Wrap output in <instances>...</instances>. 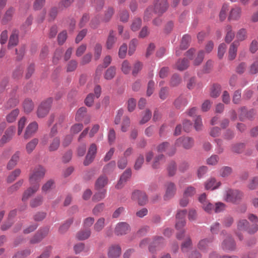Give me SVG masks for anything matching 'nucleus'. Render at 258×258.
I'll return each instance as SVG.
<instances>
[{
    "label": "nucleus",
    "mask_w": 258,
    "mask_h": 258,
    "mask_svg": "<svg viewBox=\"0 0 258 258\" xmlns=\"http://www.w3.org/2000/svg\"><path fill=\"white\" fill-rule=\"evenodd\" d=\"M45 169L41 166H37L33 169L29 175V182L31 185H38L39 188V182L44 177Z\"/></svg>",
    "instance_id": "obj_1"
},
{
    "label": "nucleus",
    "mask_w": 258,
    "mask_h": 258,
    "mask_svg": "<svg viewBox=\"0 0 258 258\" xmlns=\"http://www.w3.org/2000/svg\"><path fill=\"white\" fill-rule=\"evenodd\" d=\"M243 197V193L237 189H228L226 191L225 200L235 204H239Z\"/></svg>",
    "instance_id": "obj_2"
},
{
    "label": "nucleus",
    "mask_w": 258,
    "mask_h": 258,
    "mask_svg": "<svg viewBox=\"0 0 258 258\" xmlns=\"http://www.w3.org/2000/svg\"><path fill=\"white\" fill-rule=\"evenodd\" d=\"M52 102V99L48 98L42 102L39 105L37 110V115L39 118L45 117L48 113Z\"/></svg>",
    "instance_id": "obj_3"
},
{
    "label": "nucleus",
    "mask_w": 258,
    "mask_h": 258,
    "mask_svg": "<svg viewBox=\"0 0 258 258\" xmlns=\"http://www.w3.org/2000/svg\"><path fill=\"white\" fill-rule=\"evenodd\" d=\"M194 145V140L189 137H181L177 139L175 142V146L182 147L185 149H189Z\"/></svg>",
    "instance_id": "obj_4"
},
{
    "label": "nucleus",
    "mask_w": 258,
    "mask_h": 258,
    "mask_svg": "<svg viewBox=\"0 0 258 258\" xmlns=\"http://www.w3.org/2000/svg\"><path fill=\"white\" fill-rule=\"evenodd\" d=\"M165 188L164 200H169L172 199L175 196L176 192L175 184L171 182H167L165 184Z\"/></svg>",
    "instance_id": "obj_5"
},
{
    "label": "nucleus",
    "mask_w": 258,
    "mask_h": 258,
    "mask_svg": "<svg viewBox=\"0 0 258 258\" xmlns=\"http://www.w3.org/2000/svg\"><path fill=\"white\" fill-rule=\"evenodd\" d=\"M168 7L167 0H156L154 3V12L161 15L166 11Z\"/></svg>",
    "instance_id": "obj_6"
},
{
    "label": "nucleus",
    "mask_w": 258,
    "mask_h": 258,
    "mask_svg": "<svg viewBox=\"0 0 258 258\" xmlns=\"http://www.w3.org/2000/svg\"><path fill=\"white\" fill-rule=\"evenodd\" d=\"M131 228L128 224L126 222H119L117 223L114 229V233L117 235H122L127 234L130 231Z\"/></svg>",
    "instance_id": "obj_7"
},
{
    "label": "nucleus",
    "mask_w": 258,
    "mask_h": 258,
    "mask_svg": "<svg viewBox=\"0 0 258 258\" xmlns=\"http://www.w3.org/2000/svg\"><path fill=\"white\" fill-rule=\"evenodd\" d=\"M132 199L134 201H138L139 204L140 205H145L147 201V197L146 194L140 190L134 191L132 195Z\"/></svg>",
    "instance_id": "obj_8"
},
{
    "label": "nucleus",
    "mask_w": 258,
    "mask_h": 258,
    "mask_svg": "<svg viewBox=\"0 0 258 258\" xmlns=\"http://www.w3.org/2000/svg\"><path fill=\"white\" fill-rule=\"evenodd\" d=\"M49 233V229L44 228L40 230L31 239L30 242L35 244L41 241Z\"/></svg>",
    "instance_id": "obj_9"
},
{
    "label": "nucleus",
    "mask_w": 258,
    "mask_h": 258,
    "mask_svg": "<svg viewBox=\"0 0 258 258\" xmlns=\"http://www.w3.org/2000/svg\"><path fill=\"white\" fill-rule=\"evenodd\" d=\"M15 131V128L14 126H11L8 128L0 140V146L4 145L11 140L14 135Z\"/></svg>",
    "instance_id": "obj_10"
},
{
    "label": "nucleus",
    "mask_w": 258,
    "mask_h": 258,
    "mask_svg": "<svg viewBox=\"0 0 258 258\" xmlns=\"http://www.w3.org/2000/svg\"><path fill=\"white\" fill-rule=\"evenodd\" d=\"M235 246V241L230 236H228L222 243V248L225 251L233 250Z\"/></svg>",
    "instance_id": "obj_11"
},
{
    "label": "nucleus",
    "mask_w": 258,
    "mask_h": 258,
    "mask_svg": "<svg viewBox=\"0 0 258 258\" xmlns=\"http://www.w3.org/2000/svg\"><path fill=\"white\" fill-rule=\"evenodd\" d=\"M121 252V247L119 245H112L108 249V256L109 258H118L120 255Z\"/></svg>",
    "instance_id": "obj_12"
},
{
    "label": "nucleus",
    "mask_w": 258,
    "mask_h": 258,
    "mask_svg": "<svg viewBox=\"0 0 258 258\" xmlns=\"http://www.w3.org/2000/svg\"><path fill=\"white\" fill-rule=\"evenodd\" d=\"M38 126V124L35 121L30 123L26 128L24 136V138L28 139L31 137L37 131Z\"/></svg>",
    "instance_id": "obj_13"
},
{
    "label": "nucleus",
    "mask_w": 258,
    "mask_h": 258,
    "mask_svg": "<svg viewBox=\"0 0 258 258\" xmlns=\"http://www.w3.org/2000/svg\"><path fill=\"white\" fill-rule=\"evenodd\" d=\"M49 145L48 150L49 152H54L56 151L59 147L60 144V138L59 137H54L49 138Z\"/></svg>",
    "instance_id": "obj_14"
},
{
    "label": "nucleus",
    "mask_w": 258,
    "mask_h": 258,
    "mask_svg": "<svg viewBox=\"0 0 258 258\" xmlns=\"http://www.w3.org/2000/svg\"><path fill=\"white\" fill-rule=\"evenodd\" d=\"M186 222L185 220H177L175 227L177 230L179 231L176 234V237L178 239H181L184 236L185 231L182 230L183 227L185 225Z\"/></svg>",
    "instance_id": "obj_15"
},
{
    "label": "nucleus",
    "mask_w": 258,
    "mask_h": 258,
    "mask_svg": "<svg viewBox=\"0 0 258 258\" xmlns=\"http://www.w3.org/2000/svg\"><path fill=\"white\" fill-rule=\"evenodd\" d=\"M169 146V144L168 142H163L157 147V149L159 152L166 151L169 155L171 156L175 153L176 150L175 148H172L171 151H170L168 149Z\"/></svg>",
    "instance_id": "obj_16"
},
{
    "label": "nucleus",
    "mask_w": 258,
    "mask_h": 258,
    "mask_svg": "<svg viewBox=\"0 0 258 258\" xmlns=\"http://www.w3.org/2000/svg\"><path fill=\"white\" fill-rule=\"evenodd\" d=\"M38 185H31V186L26 189L22 196V200L23 201H27L32 195L35 194L39 189Z\"/></svg>",
    "instance_id": "obj_17"
},
{
    "label": "nucleus",
    "mask_w": 258,
    "mask_h": 258,
    "mask_svg": "<svg viewBox=\"0 0 258 258\" xmlns=\"http://www.w3.org/2000/svg\"><path fill=\"white\" fill-rule=\"evenodd\" d=\"M239 45V43L237 41H234L230 45L228 51L229 59L233 60L236 57Z\"/></svg>",
    "instance_id": "obj_18"
},
{
    "label": "nucleus",
    "mask_w": 258,
    "mask_h": 258,
    "mask_svg": "<svg viewBox=\"0 0 258 258\" xmlns=\"http://www.w3.org/2000/svg\"><path fill=\"white\" fill-rule=\"evenodd\" d=\"M221 185V182L217 181L214 178H211L205 183V188L206 189L214 190L217 188Z\"/></svg>",
    "instance_id": "obj_19"
},
{
    "label": "nucleus",
    "mask_w": 258,
    "mask_h": 258,
    "mask_svg": "<svg viewBox=\"0 0 258 258\" xmlns=\"http://www.w3.org/2000/svg\"><path fill=\"white\" fill-rule=\"evenodd\" d=\"M212 241V238H205L202 239L199 241L198 247L201 250L203 251H206Z\"/></svg>",
    "instance_id": "obj_20"
},
{
    "label": "nucleus",
    "mask_w": 258,
    "mask_h": 258,
    "mask_svg": "<svg viewBox=\"0 0 258 258\" xmlns=\"http://www.w3.org/2000/svg\"><path fill=\"white\" fill-rule=\"evenodd\" d=\"M91 231L90 229H84L79 231L76 234L77 238L79 240H84L88 239L91 235Z\"/></svg>",
    "instance_id": "obj_21"
},
{
    "label": "nucleus",
    "mask_w": 258,
    "mask_h": 258,
    "mask_svg": "<svg viewBox=\"0 0 258 258\" xmlns=\"http://www.w3.org/2000/svg\"><path fill=\"white\" fill-rule=\"evenodd\" d=\"M116 41V38L115 37L114 32L113 31H110L109 34L107 39L106 46L108 49H111Z\"/></svg>",
    "instance_id": "obj_22"
},
{
    "label": "nucleus",
    "mask_w": 258,
    "mask_h": 258,
    "mask_svg": "<svg viewBox=\"0 0 258 258\" xmlns=\"http://www.w3.org/2000/svg\"><path fill=\"white\" fill-rule=\"evenodd\" d=\"M108 180L105 176H100L96 181L95 188L97 190L102 189L107 184Z\"/></svg>",
    "instance_id": "obj_23"
},
{
    "label": "nucleus",
    "mask_w": 258,
    "mask_h": 258,
    "mask_svg": "<svg viewBox=\"0 0 258 258\" xmlns=\"http://www.w3.org/2000/svg\"><path fill=\"white\" fill-rule=\"evenodd\" d=\"M20 154V152L18 151L13 155L7 165L8 169L11 170L16 166L19 160Z\"/></svg>",
    "instance_id": "obj_24"
},
{
    "label": "nucleus",
    "mask_w": 258,
    "mask_h": 258,
    "mask_svg": "<svg viewBox=\"0 0 258 258\" xmlns=\"http://www.w3.org/2000/svg\"><path fill=\"white\" fill-rule=\"evenodd\" d=\"M241 13V8L238 7H235L231 10L229 19L238 20L240 17Z\"/></svg>",
    "instance_id": "obj_25"
},
{
    "label": "nucleus",
    "mask_w": 258,
    "mask_h": 258,
    "mask_svg": "<svg viewBox=\"0 0 258 258\" xmlns=\"http://www.w3.org/2000/svg\"><path fill=\"white\" fill-rule=\"evenodd\" d=\"M74 250L76 254H79L81 252L88 253L89 250L83 243H79L74 246Z\"/></svg>",
    "instance_id": "obj_26"
},
{
    "label": "nucleus",
    "mask_w": 258,
    "mask_h": 258,
    "mask_svg": "<svg viewBox=\"0 0 258 258\" xmlns=\"http://www.w3.org/2000/svg\"><path fill=\"white\" fill-rule=\"evenodd\" d=\"M236 37L238 43L239 41H242L246 39L247 38V31L245 29L241 28L239 29L236 33Z\"/></svg>",
    "instance_id": "obj_27"
},
{
    "label": "nucleus",
    "mask_w": 258,
    "mask_h": 258,
    "mask_svg": "<svg viewBox=\"0 0 258 258\" xmlns=\"http://www.w3.org/2000/svg\"><path fill=\"white\" fill-rule=\"evenodd\" d=\"M189 65L188 61L185 58L179 59L175 64L176 68L180 71H183L187 68Z\"/></svg>",
    "instance_id": "obj_28"
},
{
    "label": "nucleus",
    "mask_w": 258,
    "mask_h": 258,
    "mask_svg": "<svg viewBox=\"0 0 258 258\" xmlns=\"http://www.w3.org/2000/svg\"><path fill=\"white\" fill-rule=\"evenodd\" d=\"M191 240L190 238L188 236L181 244V249L182 251L183 252H187L191 248Z\"/></svg>",
    "instance_id": "obj_29"
},
{
    "label": "nucleus",
    "mask_w": 258,
    "mask_h": 258,
    "mask_svg": "<svg viewBox=\"0 0 258 258\" xmlns=\"http://www.w3.org/2000/svg\"><path fill=\"white\" fill-rule=\"evenodd\" d=\"M38 143V139L34 138L28 142L26 145V150L28 154H30L35 148Z\"/></svg>",
    "instance_id": "obj_30"
},
{
    "label": "nucleus",
    "mask_w": 258,
    "mask_h": 258,
    "mask_svg": "<svg viewBox=\"0 0 258 258\" xmlns=\"http://www.w3.org/2000/svg\"><path fill=\"white\" fill-rule=\"evenodd\" d=\"M18 42V32L17 30H15L13 32L12 34L10 36L8 47L16 46Z\"/></svg>",
    "instance_id": "obj_31"
},
{
    "label": "nucleus",
    "mask_w": 258,
    "mask_h": 258,
    "mask_svg": "<svg viewBox=\"0 0 258 258\" xmlns=\"http://www.w3.org/2000/svg\"><path fill=\"white\" fill-rule=\"evenodd\" d=\"M226 34L225 37V41L226 42L229 43L231 42L233 39L235 34L234 32L232 30V27L231 26H227L226 27Z\"/></svg>",
    "instance_id": "obj_32"
},
{
    "label": "nucleus",
    "mask_w": 258,
    "mask_h": 258,
    "mask_svg": "<svg viewBox=\"0 0 258 258\" xmlns=\"http://www.w3.org/2000/svg\"><path fill=\"white\" fill-rule=\"evenodd\" d=\"M105 226V219L103 217L99 218L94 225V229L96 232L101 231Z\"/></svg>",
    "instance_id": "obj_33"
},
{
    "label": "nucleus",
    "mask_w": 258,
    "mask_h": 258,
    "mask_svg": "<svg viewBox=\"0 0 258 258\" xmlns=\"http://www.w3.org/2000/svg\"><path fill=\"white\" fill-rule=\"evenodd\" d=\"M65 115L63 114H59L57 115L56 122L55 124L58 127H68L67 124L65 122Z\"/></svg>",
    "instance_id": "obj_34"
},
{
    "label": "nucleus",
    "mask_w": 258,
    "mask_h": 258,
    "mask_svg": "<svg viewBox=\"0 0 258 258\" xmlns=\"http://www.w3.org/2000/svg\"><path fill=\"white\" fill-rule=\"evenodd\" d=\"M191 40L190 36L188 35H184L182 38L180 48L182 50L186 49L189 45V42Z\"/></svg>",
    "instance_id": "obj_35"
},
{
    "label": "nucleus",
    "mask_w": 258,
    "mask_h": 258,
    "mask_svg": "<svg viewBox=\"0 0 258 258\" xmlns=\"http://www.w3.org/2000/svg\"><path fill=\"white\" fill-rule=\"evenodd\" d=\"M130 118L127 116H123L121 123V131L123 132H126L130 125Z\"/></svg>",
    "instance_id": "obj_36"
},
{
    "label": "nucleus",
    "mask_w": 258,
    "mask_h": 258,
    "mask_svg": "<svg viewBox=\"0 0 258 258\" xmlns=\"http://www.w3.org/2000/svg\"><path fill=\"white\" fill-rule=\"evenodd\" d=\"M42 202L43 197L41 196H38L31 200L30 205L32 208H35L41 205Z\"/></svg>",
    "instance_id": "obj_37"
},
{
    "label": "nucleus",
    "mask_w": 258,
    "mask_h": 258,
    "mask_svg": "<svg viewBox=\"0 0 258 258\" xmlns=\"http://www.w3.org/2000/svg\"><path fill=\"white\" fill-rule=\"evenodd\" d=\"M143 63L139 61H136L133 66L132 70V75L134 77H136L138 73L141 71L143 68Z\"/></svg>",
    "instance_id": "obj_38"
},
{
    "label": "nucleus",
    "mask_w": 258,
    "mask_h": 258,
    "mask_svg": "<svg viewBox=\"0 0 258 258\" xmlns=\"http://www.w3.org/2000/svg\"><path fill=\"white\" fill-rule=\"evenodd\" d=\"M14 12L13 8H10L7 11L6 14L2 20V23L4 24H6L8 21H10L12 18Z\"/></svg>",
    "instance_id": "obj_39"
},
{
    "label": "nucleus",
    "mask_w": 258,
    "mask_h": 258,
    "mask_svg": "<svg viewBox=\"0 0 258 258\" xmlns=\"http://www.w3.org/2000/svg\"><path fill=\"white\" fill-rule=\"evenodd\" d=\"M142 25V20L139 18H135L132 23L131 28L133 31L139 30Z\"/></svg>",
    "instance_id": "obj_40"
},
{
    "label": "nucleus",
    "mask_w": 258,
    "mask_h": 258,
    "mask_svg": "<svg viewBox=\"0 0 258 258\" xmlns=\"http://www.w3.org/2000/svg\"><path fill=\"white\" fill-rule=\"evenodd\" d=\"M115 73V68L114 67H110L107 70L104 75V78L106 80H111L114 77Z\"/></svg>",
    "instance_id": "obj_41"
},
{
    "label": "nucleus",
    "mask_w": 258,
    "mask_h": 258,
    "mask_svg": "<svg viewBox=\"0 0 258 258\" xmlns=\"http://www.w3.org/2000/svg\"><path fill=\"white\" fill-rule=\"evenodd\" d=\"M19 113V111L17 109H14L13 111H12L7 116V121L10 123L14 122L16 120Z\"/></svg>",
    "instance_id": "obj_42"
},
{
    "label": "nucleus",
    "mask_w": 258,
    "mask_h": 258,
    "mask_svg": "<svg viewBox=\"0 0 258 258\" xmlns=\"http://www.w3.org/2000/svg\"><path fill=\"white\" fill-rule=\"evenodd\" d=\"M221 87L219 85L214 84L212 86L211 90L210 95L212 97H218L221 92Z\"/></svg>",
    "instance_id": "obj_43"
},
{
    "label": "nucleus",
    "mask_w": 258,
    "mask_h": 258,
    "mask_svg": "<svg viewBox=\"0 0 258 258\" xmlns=\"http://www.w3.org/2000/svg\"><path fill=\"white\" fill-rule=\"evenodd\" d=\"M96 192L93 197V200L94 201H99L103 199L105 197L106 190L105 189H102Z\"/></svg>",
    "instance_id": "obj_44"
},
{
    "label": "nucleus",
    "mask_w": 258,
    "mask_h": 258,
    "mask_svg": "<svg viewBox=\"0 0 258 258\" xmlns=\"http://www.w3.org/2000/svg\"><path fill=\"white\" fill-rule=\"evenodd\" d=\"M23 107L25 112L29 113L33 110L34 105L31 100L26 99L23 103Z\"/></svg>",
    "instance_id": "obj_45"
},
{
    "label": "nucleus",
    "mask_w": 258,
    "mask_h": 258,
    "mask_svg": "<svg viewBox=\"0 0 258 258\" xmlns=\"http://www.w3.org/2000/svg\"><path fill=\"white\" fill-rule=\"evenodd\" d=\"M23 183V180L21 179L17 182L15 184L12 185L8 189L9 194H11L14 192L17 191L22 185Z\"/></svg>",
    "instance_id": "obj_46"
},
{
    "label": "nucleus",
    "mask_w": 258,
    "mask_h": 258,
    "mask_svg": "<svg viewBox=\"0 0 258 258\" xmlns=\"http://www.w3.org/2000/svg\"><path fill=\"white\" fill-rule=\"evenodd\" d=\"M114 14V10L111 7H109L105 12L104 16L102 21L104 22H108Z\"/></svg>",
    "instance_id": "obj_47"
},
{
    "label": "nucleus",
    "mask_w": 258,
    "mask_h": 258,
    "mask_svg": "<svg viewBox=\"0 0 258 258\" xmlns=\"http://www.w3.org/2000/svg\"><path fill=\"white\" fill-rule=\"evenodd\" d=\"M87 112V109L85 107H81L78 109L76 115V119L80 121L85 116Z\"/></svg>",
    "instance_id": "obj_48"
},
{
    "label": "nucleus",
    "mask_w": 258,
    "mask_h": 258,
    "mask_svg": "<svg viewBox=\"0 0 258 258\" xmlns=\"http://www.w3.org/2000/svg\"><path fill=\"white\" fill-rule=\"evenodd\" d=\"M232 172V169L231 167L225 166L221 168L220 170V175L223 177H225L230 175Z\"/></svg>",
    "instance_id": "obj_49"
},
{
    "label": "nucleus",
    "mask_w": 258,
    "mask_h": 258,
    "mask_svg": "<svg viewBox=\"0 0 258 258\" xmlns=\"http://www.w3.org/2000/svg\"><path fill=\"white\" fill-rule=\"evenodd\" d=\"M21 172V171L20 169H16L15 170L8 176L7 179L8 182L11 183L14 181L16 178L20 175Z\"/></svg>",
    "instance_id": "obj_50"
},
{
    "label": "nucleus",
    "mask_w": 258,
    "mask_h": 258,
    "mask_svg": "<svg viewBox=\"0 0 258 258\" xmlns=\"http://www.w3.org/2000/svg\"><path fill=\"white\" fill-rule=\"evenodd\" d=\"M151 115V111L149 109H146L140 121V124H143L148 122L150 119Z\"/></svg>",
    "instance_id": "obj_51"
},
{
    "label": "nucleus",
    "mask_w": 258,
    "mask_h": 258,
    "mask_svg": "<svg viewBox=\"0 0 258 258\" xmlns=\"http://www.w3.org/2000/svg\"><path fill=\"white\" fill-rule=\"evenodd\" d=\"M131 69V65L127 60H124L121 64V70L124 74H128L130 73Z\"/></svg>",
    "instance_id": "obj_52"
},
{
    "label": "nucleus",
    "mask_w": 258,
    "mask_h": 258,
    "mask_svg": "<svg viewBox=\"0 0 258 258\" xmlns=\"http://www.w3.org/2000/svg\"><path fill=\"white\" fill-rule=\"evenodd\" d=\"M73 220L72 219H70L67 220L63 224H62L59 228V232L61 233H63L66 232L70 225L72 224Z\"/></svg>",
    "instance_id": "obj_53"
},
{
    "label": "nucleus",
    "mask_w": 258,
    "mask_h": 258,
    "mask_svg": "<svg viewBox=\"0 0 258 258\" xmlns=\"http://www.w3.org/2000/svg\"><path fill=\"white\" fill-rule=\"evenodd\" d=\"M196 192V188L193 186H189L185 189L183 195L188 198H191L195 195Z\"/></svg>",
    "instance_id": "obj_54"
},
{
    "label": "nucleus",
    "mask_w": 258,
    "mask_h": 258,
    "mask_svg": "<svg viewBox=\"0 0 258 258\" xmlns=\"http://www.w3.org/2000/svg\"><path fill=\"white\" fill-rule=\"evenodd\" d=\"M176 107L180 108L182 106H185L187 104L186 99L183 97H178L174 102Z\"/></svg>",
    "instance_id": "obj_55"
},
{
    "label": "nucleus",
    "mask_w": 258,
    "mask_h": 258,
    "mask_svg": "<svg viewBox=\"0 0 258 258\" xmlns=\"http://www.w3.org/2000/svg\"><path fill=\"white\" fill-rule=\"evenodd\" d=\"M31 253L30 249H27L22 251L17 252L12 258H24Z\"/></svg>",
    "instance_id": "obj_56"
},
{
    "label": "nucleus",
    "mask_w": 258,
    "mask_h": 258,
    "mask_svg": "<svg viewBox=\"0 0 258 258\" xmlns=\"http://www.w3.org/2000/svg\"><path fill=\"white\" fill-rule=\"evenodd\" d=\"M144 162V157L142 155H140L136 160L134 168L135 170L140 169Z\"/></svg>",
    "instance_id": "obj_57"
},
{
    "label": "nucleus",
    "mask_w": 258,
    "mask_h": 258,
    "mask_svg": "<svg viewBox=\"0 0 258 258\" xmlns=\"http://www.w3.org/2000/svg\"><path fill=\"white\" fill-rule=\"evenodd\" d=\"M138 43L137 39H133L131 40L129 44L128 54L131 55L136 50V46Z\"/></svg>",
    "instance_id": "obj_58"
},
{
    "label": "nucleus",
    "mask_w": 258,
    "mask_h": 258,
    "mask_svg": "<svg viewBox=\"0 0 258 258\" xmlns=\"http://www.w3.org/2000/svg\"><path fill=\"white\" fill-rule=\"evenodd\" d=\"M74 0H64L60 2L58 5V8L60 10L69 7Z\"/></svg>",
    "instance_id": "obj_59"
},
{
    "label": "nucleus",
    "mask_w": 258,
    "mask_h": 258,
    "mask_svg": "<svg viewBox=\"0 0 258 258\" xmlns=\"http://www.w3.org/2000/svg\"><path fill=\"white\" fill-rule=\"evenodd\" d=\"M248 222L246 220H240L237 224L238 229L240 230H245L247 231L248 228Z\"/></svg>",
    "instance_id": "obj_60"
},
{
    "label": "nucleus",
    "mask_w": 258,
    "mask_h": 258,
    "mask_svg": "<svg viewBox=\"0 0 258 258\" xmlns=\"http://www.w3.org/2000/svg\"><path fill=\"white\" fill-rule=\"evenodd\" d=\"M54 181L52 179L48 180L44 183L42 187V190L43 192H47L51 189L54 185Z\"/></svg>",
    "instance_id": "obj_61"
},
{
    "label": "nucleus",
    "mask_w": 258,
    "mask_h": 258,
    "mask_svg": "<svg viewBox=\"0 0 258 258\" xmlns=\"http://www.w3.org/2000/svg\"><path fill=\"white\" fill-rule=\"evenodd\" d=\"M78 63L75 60H71L69 61L67 66V71L71 72L74 71L77 67Z\"/></svg>",
    "instance_id": "obj_62"
},
{
    "label": "nucleus",
    "mask_w": 258,
    "mask_h": 258,
    "mask_svg": "<svg viewBox=\"0 0 258 258\" xmlns=\"http://www.w3.org/2000/svg\"><path fill=\"white\" fill-rule=\"evenodd\" d=\"M181 82V78L177 74H174L170 80V85L171 86H176Z\"/></svg>",
    "instance_id": "obj_63"
},
{
    "label": "nucleus",
    "mask_w": 258,
    "mask_h": 258,
    "mask_svg": "<svg viewBox=\"0 0 258 258\" xmlns=\"http://www.w3.org/2000/svg\"><path fill=\"white\" fill-rule=\"evenodd\" d=\"M83 128V125L82 123H76L73 125L71 128V133L72 134H76L80 132Z\"/></svg>",
    "instance_id": "obj_64"
}]
</instances>
